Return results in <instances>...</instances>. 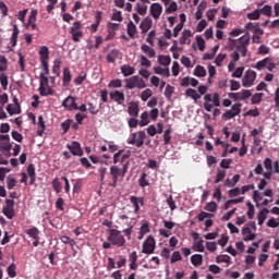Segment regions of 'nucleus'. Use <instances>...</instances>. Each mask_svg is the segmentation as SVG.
<instances>
[{
    "mask_svg": "<svg viewBox=\"0 0 279 279\" xmlns=\"http://www.w3.org/2000/svg\"><path fill=\"white\" fill-rule=\"evenodd\" d=\"M251 39L252 37L250 36L248 32L238 39H233L232 37L228 38L230 47L235 51H240L242 58H245L247 56V47H250Z\"/></svg>",
    "mask_w": 279,
    "mask_h": 279,
    "instance_id": "obj_1",
    "label": "nucleus"
},
{
    "mask_svg": "<svg viewBox=\"0 0 279 279\" xmlns=\"http://www.w3.org/2000/svg\"><path fill=\"white\" fill-rule=\"evenodd\" d=\"M125 173H128V163L123 165V168H119L118 166L110 167V175L112 178V182L108 184L111 189H117V183L120 178H125Z\"/></svg>",
    "mask_w": 279,
    "mask_h": 279,
    "instance_id": "obj_2",
    "label": "nucleus"
},
{
    "mask_svg": "<svg viewBox=\"0 0 279 279\" xmlns=\"http://www.w3.org/2000/svg\"><path fill=\"white\" fill-rule=\"evenodd\" d=\"M107 241H109L111 245H116L117 247H123V245H125V236H123V234H121V231L117 229H111L109 231Z\"/></svg>",
    "mask_w": 279,
    "mask_h": 279,
    "instance_id": "obj_3",
    "label": "nucleus"
},
{
    "mask_svg": "<svg viewBox=\"0 0 279 279\" xmlns=\"http://www.w3.org/2000/svg\"><path fill=\"white\" fill-rule=\"evenodd\" d=\"M125 88L129 90H134V88H138L140 90L143 88H147V83L141 76L134 75L129 78H125Z\"/></svg>",
    "mask_w": 279,
    "mask_h": 279,
    "instance_id": "obj_4",
    "label": "nucleus"
},
{
    "mask_svg": "<svg viewBox=\"0 0 279 279\" xmlns=\"http://www.w3.org/2000/svg\"><path fill=\"white\" fill-rule=\"evenodd\" d=\"M39 95L41 97H47L49 95H54L56 90L49 86V77L39 74Z\"/></svg>",
    "mask_w": 279,
    "mask_h": 279,
    "instance_id": "obj_5",
    "label": "nucleus"
},
{
    "mask_svg": "<svg viewBox=\"0 0 279 279\" xmlns=\"http://www.w3.org/2000/svg\"><path fill=\"white\" fill-rule=\"evenodd\" d=\"M145 138H147L145 131L132 133L128 138V145H135V147H141L142 145H145Z\"/></svg>",
    "mask_w": 279,
    "mask_h": 279,
    "instance_id": "obj_6",
    "label": "nucleus"
},
{
    "mask_svg": "<svg viewBox=\"0 0 279 279\" xmlns=\"http://www.w3.org/2000/svg\"><path fill=\"white\" fill-rule=\"evenodd\" d=\"M70 34L73 43H80L84 38V32L82 31V22L76 21L70 27Z\"/></svg>",
    "mask_w": 279,
    "mask_h": 279,
    "instance_id": "obj_7",
    "label": "nucleus"
},
{
    "mask_svg": "<svg viewBox=\"0 0 279 279\" xmlns=\"http://www.w3.org/2000/svg\"><path fill=\"white\" fill-rule=\"evenodd\" d=\"M256 71L247 70L242 78V86L244 88H252L254 86V82H256Z\"/></svg>",
    "mask_w": 279,
    "mask_h": 279,
    "instance_id": "obj_8",
    "label": "nucleus"
},
{
    "mask_svg": "<svg viewBox=\"0 0 279 279\" xmlns=\"http://www.w3.org/2000/svg\"><path fill=\"white\" fill-rule=\"evenodd\" d=\"M242 106L243 105L241 102L232 105L230 110H227L225 113H222V119H225V121H230V119L239 117L241 114Z\"/></svg>",
    "mask_w": 279,
    "mask_h": 279,
    "instance_id": "obj_9",
    "label": "nucleus"
},
{
    "mask_svg": "<svg viewBox=\"0 0 279 279\" xmlns=\"http://www.w3.org/2000/svg\"><path fill=\"white\" fill-rule=\"evenodd\" d=\"M156 250V239L151 235H148L147 239L143 242L142 252L143 254H154Z\"/></svg>",
    "mask_w": 279,
    "mask_h": 279,
    "instance_id": "obj_10",
    "label": "nucleus"
},
{
    "mask_svg": "<svg viewBox=\"0 0 279 279\" xmlns=\"http://www.w3.org/2000/svg\"><path fill=\"white\" fill-rule=\"evenodd\" d=\"M2 213L7 219H14V216L16 215L14 211V199H5V206L2 208Z\"/></svg>",
    "mask_w": 279,
    "mask_h": 279,
    "instance_id": "obj_11",
    "label": "nucleus"
},
{
    "mask_svg": "<svg viewBox=\"0 0 279 279\" xmlns=\"http://www.w3.org/2000/svg\"><path fill=\"white\" fill-rule=\"evenodd\" d=\"M228 97L229 99H233V101H244V99H250V97H252V92H250V89H243L238 93H229Z\"/></svg>",
    "mask_w": 279,
    "mask_h": 279,
    "instance_id": "obj_12",
    "label": "nucleus"
},
{
    "mask_svg": "<svg viewBox=\"0 0 279 279\" xmlns=\"http://www.w3.org/2000/svg\"><path fill=\"white\" fill-rule=\"evenodd\" d=\"M109 97L112 101L118 104V106H123L125 104V93L120 90H113L109 93Z\"/></svg>",
    "mask_w": 279,
    "mask_h": 279,
    "instance_id": "obj_13",
    "label": "nucleus"
},
{
    "mask_svg": "<svg viewBox=\"0 0 279 279\" xmlns=\"http://www.w3.org/2000/svg\"><path fill=\"white\" fill-rule=\"evenodd\" d=\"M66 148L71 151L72 156H84L80 142L74 141L71 144H66Z\"/></svg>",
    "mask_w": 279,
    "mask_h": 279,
    "instance_id": "obj_14",
    "label": "nucleus"
},
{
    "mask_svg": "<svg viewBox=\"0 0 279 279\" xmlns=\"http://www.w3.org/2000/svg\"><path fill=\"white\" fill-rule=\"evenodd\" d=\"M130 202L134 207L135 215L140 213L141 206H145V198L138 196H131Z\"/></svg>",
    "mask_w": 279,
    "mask_h": 279,
    "instance_id": "obj_15",
    "label": "nucleus"
},
{
    "mask_svg": "<svg viewBox=\"0 0 279 279\" xmlns=\"http://www.w3.org/2000/svg\"><path fill=\"white\" fill-rule=\"evenodd\" d=\"M243 241L247 243L248 241H254L256 239V233L252 232L250 227H243L242 230Z\"/></svg>",
    "mask_w": 279,
    "mask_h": 279,
    "instance_id": "obj_16",
    "label": "nucleus"
},
{
    "mask_svg": "<svg viewBox=\"0 0 279 279\" xmlns=\"http://www.w3.org/2000/svg\"><path fill=\"white\" fill-rule=\"evenodd\" d=\"M36 16H38L37 10H32L28 16V22L26 24V29H38V26L36 25Z\"/></svg>",
    "mask_w": 279,
    "mask_h": 279,
    "instance_id": "obj_17",
    "label": "nucleus"
},
{
    "mask_svg": "<svg viewBox=\"0 0 279 279\" xmlns=\"http://www.w3.org/2000/svg\"><path fill=\"white\" fill-rule=\"evenodd\" d=\"M198 84H199V81L191 76H185L180 82V86H183V87L192 86L193 88H196Z\"/></svg>",
    "mask_w": 279,
    "mask_h": 279,
    "instance_id": "obj_18",
    "label": "nucleus"
},
{
    "mask_svg": "<svg viewBox=\"0 0 279 279\" xmlns=\"http://www.w3.org/2000/svg\"><path fill=\"white\" fill-rule=\"evenodd\" d=\"M62 106L63 108H65V110L71 111V110H75V107L77 106V104L75 102V98L73 96H69L62 101Z\"/></svg>",
    "mask_w": 279,
    "mask_h": 279,
    "instance_id": "obj_19",
    "label": "nucleus"
},
{
    "mask_svg": "<svg viewBox=\"0 0 279 279\" xmlns=\"http://www.w3.org/2000/svg\"><path fill=\"white\" fill-rule=\"evenodd\" d=\"M150 14H151L153 19H160V14H162V4L153 3L150 5Z\"/></svg>",
    "mask_w": 279,
    "mask_h": 279,
    "instance_id": "obj_20",
    "label": "nucleus"
},
{
    "mask_svg": "<svg viewBox=\"0 0 279 279\" xmlns=\"http://www.w3.org/2000/svg\"><path fill=\"white\" fill-rule=\"evenodd\" d=\"M154 22L149 17H145L140 24V29H142V34H147L148 29H151V25Z\"/></svg>",
    "mask_w": 279,
    "mask_h": 279,
    "instance_id": "obj_21",
    "label": "nucleus"
},
{
    "mask_svg": "<svg viewBox=\"0 0 279 279\" xmlns=\"http://www.w3.org/2000/svg\"><path fill=\"white\" fill-rule=\"evenodd\" d=\"M241 180V174H234L232 179H227L225 181V186L227 189H233V186H236Z\"/></svg>",
    "mask_w": 279,
    "mask_h": 279,
    "instance_id": "obj_22",
    "label": "nucleus"
},
{
    "mask_svg": "<svg viewBox=\"0 0 279 279\" xmlns=\"http://www.w3.org/2000/svg\"><path fill=\"white\" fill-rule=\"evenodd\" d=\"M27 175L31 180L29 184H34V182H36V167L34 163L27 166Z\"/></svg>",
    "mask_w": 279,
    "mask_h": 279,
    "instance_id": "obj_23",
    "label": "nucleus"
},
{
    "mask_svg": "<svg viewBox=\"0 0 279 279\" xmlns=\"http://www.w3.org/2000/svg\"><path fill=\"white\" fill-rule=\"evenodd\" d=\"M263 34H265V31H263L260 27L256 28L253 32V36H252L253 43H255L256 45H260V39L263 38Z\"/></svg>",
    "mask_w": 279,
    "mask_h": 279,
    "instance_id": "obj_24",
    "label": "nucleus"
},
{
    "mask_svg": "<svg viewBox=\"0 0 279 279\" xmlns=\"http://www.w3.org/2000/svg\"><path fill=\"white\" fill-rule=\"evenodd\" d=\"M39 58H40V63L47 62V60H49V48L47 46L40 47Z\"/></svg>",
    "mask_w": 279,
    "mask_h": 279,
    "instance_id": "obj_25",
    "label": "nucleus"
},
{
    "mask_svg": "<svg viewBox=\"0 0 279 279\" xmlns=\"http://www.w3.org/2000/svg\"><path fill=\"white\" fill-rule=\"evenodd\" d=\"M19 34H21V31H19V26L14 24L13 33L11 36V47H16V43H19Z\"/></svg>",
    "mask_w": 279,
    "mask_h": 279,
    "instance_id": "obj_26",
    "label": "nucleus"
},
{
    "mask_svg": "<svg viewBox=\"0 0 279 279\" xmlns=\"http://www.w3.org/2000/svg\"><path fill=\"white\" fill-rule=\"evenodd\" d=\"M121 73L124 77H130V75H134V73H136V70L131 65L124 64L121 66Z\"/></svg>",
    "mask_w": 279,
    "mask_h": 279,
    "instance_id": "obj_27",
    "label": "nucleus"
},
{
    "mask_svg": "<svg viewBox=\"0 0 279 279\" xmlns=\"http://www.w3.org/2000/svg\"><path fill=\"white\" fill-rule=\"evenodd\" d=\"M191 36H193V33H191V31L185 29L182 33L181 39H180V44L181 45H190L191 44Z\"/></svg>",
    "mask_w": 279,
    "mask_h": 279,
    "instance_id": "obj_28",
    "label": "nucleus"
},
{
    "mask_svg": "<svg viewBox=\"0 0 279 279\" xmlns=\"http://www.w3.org/2000/svg\"><path fill=\"white\" fill-rule=\"evenodd\" d=\"M191 263L194 267H199L204 263V256L202 254H194L191 256Z\"/></svg>",
    "mask_w": 279,
    "mask_h": 279,
    "instance_id": "obj_29",
    "label": "nucleus"
},
{
    "mask_svg": "<svg viewBox=\"0 0 279 279\" xmlns=\"http://www.w3.org/2000/svg\"><path fill=\"white\" fill-rule=\"evenodd\" d=\"M269 62H271V59L267 57L253 65V69H256L257 71H263V69L267 68V64H269Z\"/></svg>",
    "mask_w": 279,
    "mask_h": 279,
    "instance_id": "obj_30",
    "label": "nucleus"
},
{
    "mask_svg": "<svg viewBox=\"0 0 279 279\" xmlns=\"http://www.w3.org/2000/svg\"><path fill=\"white\" fill-rule=\"evenodd\" d=\"M117 58H119V50L118 49H112L107 54V62H109V64H114V62H117Z\"/></svg>",
    "mask_w": 279,
    "mask_h": 279,
    "instance_id": "obj_31",
    "label": "nucleus"
},
{
    "mask_svg": "<svg viewBox=\"0 0 279 279\" xmlns=\"http://www.w3.org/2000/svg\"><path fill=\"white\" fill-rule=\"evenodd\" d=\"M186 97H191L194 101H197L198 99H202V95L197 93V90L193 88H187L185 90Z\"/></svg>",
    "mask_w": 279,
    "mask_h": 279,
    "instance_id": "obj_32",
    "label": "nucleus"
},
{
    "mask_svg": "<svg viewBox=\"0 0 279 279\" xmlns=\"http://www.w3.org/2000/svg\"><path fill=\"white\" fill-rule=\"evenodd\" d=\"M138 105L136 102H131L128 107V113L130 117H138Z\"/></svg>",
    "mask_w": 279,
    "mask_h": 279,
    "instance_id": "obj_33",
    "label": "nucleus"
},
{
    "mask_svg": "<svg viewBox=\"0 0 279 279\" xmlns=\"http://www.w3.org/2000/svg\"><path fill=\"white\" fill-rule=\"evenodd\" d=\"M267 215H269V209L264 208L257 215L258 226H263L265 223V219H267Z\"/></svg>",
    "mask_w": 279,
    "mask_h": 279,
    "instance_id": "obj_34",
    "label": "nucleus"
},
{
    "mask_svg": "<svg viewBox=\"0 0 279 279\" xmlns=\"http://www.w3.org/2000/svg\"><path fill=\"white\" fill-rule=\"evenodd\" d=\"M141 49H142L143 53L148 56V58H156V50H154V48L144 44V45H142Z\"/></svg>",
    "mask_w": 279,
    "mask_h": 279,
    "instance_id": "obj_35",
    "label": "nucleus"
},
{
    "mask_svg": "<svg viewBox=\"0 0 279 279\" xmlns=\"http://www.w3.org/2000/svg\"><path fill=\"white\" fill-rule=\"evenodd\" d=\"M37 128V136H43L45 134V118L43 116L38 117Z\"/></svg>",
    "mask_w": 279,
    "mask_h": 279,
    "instance_id": "obj_36",
    "label": "nucleus"
},
{
    "mask_svg": "<svg viewBox=\"0 0 279 279\" xmlns=\"http://www.w3.org/2000/svg\"><path fill=\"white\" fill-rule=\"evenodd\" d=\"M126 34L130 38H134V36H136V24H134V22L130 21L128 23Z\"/></svg>",
    "mask_w": 279,
    "mask_h": 279,
    "instance_id": "obj_37",
    "label": "nucleus"
},
{
    "mask_svg": "<svg viewBox=\"0 0 279 279\" xmlns=\"http://www.w3.org/2000/svg\"><path fill=\"white\" fill-rule=\"evenodd\" d=\"M245 197H239V198H233V199H229L225 203V210H228L233 204H243Z\"/></svg>",
    "mask_w": 279,
    "mask_h": 279,
    "instance_id": "obj_38",
    "label": "nucleus"
},
{
    "mask_svg": "<svg viewBox=\"0 0 279 279\" xmlns=\"http://www.w3.org/2000/svg\"><path fill=\"white\" fill-rule=\"evenodd\" d=\"M7 112L12 117V114H21V107L16 105H8L7 106Z\"/></svg>",
    "mask_w": 279,
    "mask_h": 279,
    "instance_id": "obj_39",
    "label": "nucleus"
},
{
    "mask_svg": "<svg viewBox=\"0 0 279 279\" xmlns=\"http://www.w3.org/2000/svg\"><path fill=\"white\" fill-rule=\"evenodd\" d=\"M158 62L161 64V66H169L171 64V57L159 54L158 56Z\"/></svg>",
    "mask_w": 279,
    "mask_h": 279,
    "instance_id": "obj_40",
    "label": "nucleus"
},
{
    "mask_svg": "<svg viewBox=\"0 0 279 279\" xmlns=\"http://www.w3.org/2000/svg\"><path fill=\"white\" fill-rule=\"evenodd\" d=\"M72 76H71V70L69 68L63 69V85L68 86V84L71 83Z\"/></svg>",
    "mask_w": 279,
    "mask_h": 279,
    "instance_id": "obj_41",
    "label": "nucleus"
},
{
    "mask_svg": "<svg viewBox=\"0 0 279 279\" xmlns=\"http://www.w3.org/2000/svg\"><path fill=\"white\" fill-rule=\"evenodd\" d=\"M138 185L141 186V189H145L146 186H149V180H147V174L145 172H143L140 175Z\"/></svg>",
    "mask_w": 279,
    "mask_h": 279,
    "instance_id": "obj_42",
    "label": "nucleus"
},
{
    "mask_svg": "<svg viewBox=\"0 0 279 279\" xmlns=\"http://www.w3.org/2000/svg\"><path fill=\"white\" fill-rule=\"evenodd\" d=\"M26 234H28L31 239L37 240L40 234V231L38 230V228L32 227L31 229L26 230Z\"/></svg>",
    "mask_w": 279,
    "mask_h": 279,
    "instance_id": "obj_43",
    "label": "nucleus"
},
{
    "mask_svg": "<svg viewBox=\"0 0 279 279\" xmlns=\"http://www.w3.org/2000/svg\"><path fill=\"white\" fill-rule=\"evenodd\" d=\"M62 64V59H56L53 61V66H52V73L57 75V77H60V65Z\"/></svg>",
    "mask_w": 279,
    "mask_h": 279,
    "instance_id": "obj_44",
    "label": "nucleus"
},
{
    "mask_svg": "<svg viewBox=\"0 0 279 279\" xmlns=\"http://www.w3.org/2000/svg\"><path fill=\"white\" fill-rule=\"evenodd\" d=\"M194 75L196 77H206V68H204V65H196Z\"/></svg>",
    "mask_w": 279,
    "mask_h": 279,
    "instance_id": "obj_45",
    "label": "nucleus"
},
{
    "mask_svg": "<svg viewBox=\"0 0 279 279\" xmlns=\"http://www.w3.org/2000/svg\"><path fill=\"white\" fill-rule=\"evenodd\" d=\"M12 149V144L10 142H0V151L2 154H10Z\"/></svg>",
    "mask_w": 279,
    "mask_h": 279,
    "instance_id": "obj_46",
    "label": "nucleus"
},
{
    "mask_svg": "<svg viewBox=\"0 0 279 279\" xmlns=\"http://www.w3.org/2000/svg\"><path fill=\"white\" fill-rule=\"evenodd\" d=\"M154 72L157 75H165L166 77H170L171 76V72L169 71V68L162 69L160 66H157V68H154Z\"/></svg>",
    "mask_w": 279,
    "mask_h": 279,
    "instance_id": "obj_47",
    "label": "nucleus"
},
{
    "mask_svg": "<svg viewBox=\"0 0 279 279\" xmlns=\"http://www.w3.org/2000/svg\"><path fill=\"white\" fill-rule=\"evenodd\" d=\"M141 121H140V125L141 128H145V125H149V112L147 111H144L142 114H141Z\"/></svg>",
    "mask_w": 279,
    "mask_h": 279,
    "instance_id": "obj_48",
    "label": "nucleus"
},
{
    "mask_svg": "<svg viewBox=\"0 0 279 279\" xmlns=\"http://www.w3.org/2000/svg\"><path fill=\"white\" fill-rule=\"evenodd\" d=\"M179 260H182V254L180 251H174L170 256V263L171 265H174V263H179Z\"/></svg>",
    "mask_w": 279,
    "mask_h": 279,
    "instance_id": "obj_49",
    "label": "nucleus"
},
{
    "mask_svg": "<svg viewBox=\"0 0 279 279\" xmlns=\"http://www.w3.org/2000/svg\"><path fill=\"white\" fill-rule=\"evenodd\" d=\"M226 179V170L218 169L216 179H215V184H219V182H223Z\"/></svg>",
    "mask_w": 279,
    "mask_h": 279,
    "instance_id": "obj_50",
    "label": "nucleus"
},
{
    "mask_svg": "<svg viewBox=\"0 0 279 279\" xmlns=\"http://www.w3.org/2000/svg\"><path fill=\"white\" fill-rule=\"evenodd\" d=\"M260 27V25L258 23H254V22H247L244 26V29H246L247 32H256V29H258Z\"/></svg>",
    "mask_w": 279,
    "mask_h": 279,
    "instance_id": "obj_51",
    "label": "nucleus"
},
{
    "mask_svg": "<svg viewBox=\"0 0 279 279\" xmlns=\"http://www.w3.org/2000/svg\"><path fill=\"white\" fill-rule=\"evenodd\" d=\"M246 17H247L250 21H258V19H260V10L256 9V10H254L253 12L247 13V14H246Z\"/></svg>",
    "mask_w": 279,
    "mask_h": 279,
    "instance_id": "obj_52",
    "label": "nucleus"
},
{
    "mask_svg": "<svg viewBox=\"0 0 279 279\" xmlns=\"http://www.w3.org/2000/svg\"><path fill=\"white\" fill-rule=\"evenodd\" d=\"M196 45L199 49V51H204V49H206V40H204V37H202L201 35L196 36Z\"/></svg>",
    "mask_w": 279,
    "mask_h": 279,
    "instance_id": "obj_53",
    "label": "nucleus"
},
{
    "mask_svg": "<svg viewBox=\"0 0 279 279\" xmlns=\"http://www.w3.org/2000/svg\"><path fill=\"white\" fill-rule=\"evenodd\" d=\"M123 82L120 78L111 80L108 84V88H121Z\"/></svg>",
    "mask_w": 279,
    "mask_h": 279,
    "instance_id": "obj_54",
    "label": "nucleus"
},
{
    "mask_svg": "<svg viewBox=\"0 0 279 279\" xmlns=\"http://www.w3.org/2000/svg\"><path fill=\"white\" fill-rule=\"evenodd\" d=\"M7 272L9 278H16V264L12 263L8 268Z\"/></svg>",
    "mask_w": 279,
    "mask_h": 279,
    "instance_id": "obj_55",
    "label": "nucleus"
},
{
    "mask_svg": "<svg viewBox=\"0 0 279 279\" xmlns=\"http://www.w3.org/2000/svg\"><path fill=\"white\" fill-rule=\"evenodd\" d=\"M7 186H8L9 191H12V189H14V186H16V179H14V177H12V174H10L7 178Z\"/></svg>",
    "mask_w": 279,
    "mask_h": 279,
    "instance_id": "obj_56",
    "label": "nucleus"
},
{
    "mask_svg": "<svg viewBox=\"0 0 279 279\" xmlns=\"http://www.w3.org/2000/svg\"><path fill=\"white\" fill-rule=\"evenodd\" d=\"M51 184L56 193H62V184L60 183V180H58V178H56Z\"/></svg>",
    "mask_w": 279,
    "mask_h": 279,
    "instance_id": "obj_57",
    "label": "nucleus"
},
{
    "mask_svg": "<svg viewBox=\"0 0 279 279\" xmlns=\"http://www.w3.org/2000/svg\"><path fill=\"white\" fill-rule=\"evenodd\" d=\"M228 58V54L226 53H219L215 59L216 66H221L223 64V60Z\"/></svg>",
    "mask_w": 279,
    "mask_h": 279,
    "instance_id": "obj_58",
    "label": "nucleus"
},
{
    "mask_svg": "<svg viewBox=\"0 0 279 279\" xmlns=\"http://www.w3.org/2000/svg\"><path fill=\"white\" fill-rule=\"evenodd\" d=\"M72 123H73V120H71V119H68L61 123V129L63 130V134H66V132H69V130H71Z\"/></svg>",
    "mask_w": 279,
    "mask_h": 279,
    "instance_id": "obj_59",
    "label": "nucleus"
},
{
    "mask_svg": "<svg viewBox=\"0 0 279 279\" xmlns=\"http://www.w3.org/2000/svg\"><path fill=\"white\" fill-rule=\"evenodd\" d=\"M149 232V225L148 223H143L141 229H140V236L138 239H143V236H145V234H147Z\"/></svg>",
    "mask_w": 279,
    "mask_h": 279,
    "instance_id": "obj_60",
    "label": "nucleus"
},
{
    "mask_svg": "<svg viewBox=\"0 0 279 279\" xmlns=\"http://www.w3.org/2000/svg\"><path fill=\"white\" fill-rule=\"evenodd\" d=\"M151 95H154V93L151 92L150 88L145 89V90L142 92V94H141V99H142V101H147V99H149V97H151Z\"/></svg>",
    "mask_w": 279,
    "mask_h": 279,
    "instance_id": "obj_61",
    "label": "nucleus"
},
{
    "mask_svg": "<svg viewBox=\"0 0 279 279\" xmlns=\"http://www.w3.org/2000/svg\"><path fill=\"white\" fill-rule=\"evenodd\" d=\"M204 210H207L208 213H215L217 211V204L215 202H209L204 207Z\"/></svg>",
    "mask_w": 279,
    "mask_h": 279,
    "instance_id": "obj_62",
    "label": "nucleus"
},
{
    "mask_svg": "<svg viewBox=\"0 0 279 279\" xmlns=\"http://www.w3.org/2000/svg\"><path fill=\"white\" fill-rule=\"evenodd\" d=\"M260 14H264L265 16H271V5L266 4L259 10Z\"/></svg>",
    "mask_w": 279,
    "mask_h": 279,
    "instance_id": "obj_63",
    "label": "nucleus"
},
{
    "mask_svg": "<svg viewBox=\"0 0 279 279\" xmlns=\"http://www.w3.org/2000/svg\"><path fill=\"white\" fill-rule=\"evenodd\" d=\"M193 251L194 252H204V240H199L198 242L194 243Z\"/></svg>",
    "mask_w": 279,
    "mask_h": 279,
    "instance_id": "obj_64",
    "label": "nucleus"
}]
</instances>
